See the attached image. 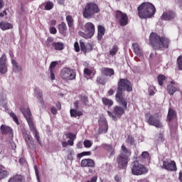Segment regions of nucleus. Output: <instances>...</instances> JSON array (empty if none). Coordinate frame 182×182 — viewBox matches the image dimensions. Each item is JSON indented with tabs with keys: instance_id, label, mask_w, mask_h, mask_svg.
Listing matches in <instances>:
<instances>
[{
	"instance_id": "obj_1",
	"label": "nucleus",
	"mask_w": 182,
	"mask_h": 182,
	"mask_svg": "<svg viewBox=\"0 0 182 182\" xmlns=\"http://www.w3.org/2000/svg\"><path fill=\"white\" fill-rule=\"evenodd\" d=\"M133 85L127 79H120L118 81L117 92L115 95L117 102H122L126 106V99L123 98V92H132Z\"/></svg>"
},
{
	"instance_id": "obj_2",
	"label": "nucleus",
	"mask_w": 182,
	"mask_h": 182,
	"mask_svg": "<svg viewBox=\"0 0 182 182\" xmlns=\"http://www.w3.org/2000/svg\"><path fill=\"white\" fill-rule=\"evenodd\" d=\"M149 42L156 50L167 49L170 45V39L166 37H160L157 33H152L149 36Z\"/></svg>"
},
{
	"instance_id": "obj_3",
	"label": "nucleus",
	"mask_w": 182,
	"mask_h": 182,
	"mask_svg": "<svg viewBox=\"0 0 182 182\" xmlns=\"http://www.w3.org/2000/svg\"><path fill=\"white\" fill-rule=\"evenodd\" d=\"M21 113H23L26 122L29 126L31 132H32L35 139H36L38 143L40 146L42 145V141H41V138L39 136V132L35 128V125L33 124V118L32 117V113L31 112V109L28 107H22L21 109Z\"/></svg>"
},
{
	"instance_id": "obj_4",
	"label": "nucleus",
	"mask_w": 182,
	"mask_h": 182,
	"mask_svg": "<svg viewBox=\"0 0 182 182\" xmlns=\"http://www.w3.org/2000/svg\"><path fill=\"white\" fill-rule=\"evenodd\" d=\"M138 14L141 19L151 18L156 14V8L151 3H143L138 7Z\"/></svg>"
},
{
	"instance_id": "obj_5",
	"label": "nucleus",
	"mask_w": 182,
	"mask_h": 182,
	"mask_svg": "<svg viewBox=\"0 0 182 182\" xmlns=\"http://www.w3.org/2000/svg\"><path fill=\"white\" fill-rule=\"evenodd\" d=\"M99 12H100V9H99L97 4L90 2L85 5L83 9L82 15L86 19H90L93 15H95V14H99Z\"/></svg>"
},
{
	"instance_id": "obj_6",
	"label": "nucleus",
	"mask_w": 182,
	"mask_h": 182,
	"mask_svg": "<svg viewBox=\"0 0 182 182\" xmlns=\"http://www.w3.org/2000/svg\"><path fill=\"white\" fill-rule=\"evenodd\" d=\"M131 170L133 176H144L149 173V168L146 166L134 161L131 164Z\"/></svg>"
},
{
	"instance_id": "obj_7",
	"label": "nucleus",
	"mask_w": 182,
	"mask_h": 182,
	"mask_svg": "<svg viewBox=\"0 0 182 182\" xmlns=\"http://www.w3.org/2000/svg\"><path fill=\"white\" fill-rule=\"evenodd\" d=\"M82 31H84L85 33L80 31V36L85 39H90L93 35H95V24L91 22L86 23L82 26Z\"/></svg>"
},
{
	"instance_id": "obj_8",
	"label": "nucleus",
	"mask_w": 182,
	"mask_h": 182,
	"mask_svg": "<svg viewBox=\"0 0 182 182\" xmlns=\"http://www.w3.org/2000/svg\"><path fill=\"white\" fill-rule=\"evenodd\" d=\"M146 119L148 124L150 126H154L159 129L163 127V124L161 123V116L159 114H154L151 115V114H146Z\"/></svg>"
},
{
	"instance_id": "obj_9",
	"label": "nucleus",
	"mask_w": 182,
	"mask_h": 182,
	"mask_svg": "<svg viewBox=\"0 0 182 182\" xmlns=\"http://www.w3.org/2000/svg\"><path fill=\"white\" fill-rule=\"evenodd\" d=\"M60 77L65 82L75 80L76 79V70L69 68H63L60 71Z\"/></svg>"
},
{
	"instance_id": "obj_10",
	"label": "nucleus",
	"mask_w": 182,
	"mask_h": 182,
	"mask_svg": "<svg viewBox=\"0 0 182 182\" xmlns=\"http://www.w3.org/2000/svg\"><path fill=\"white\" fill-rule=\"evenodd\" d=\"M115 18L121 26H126V25L129 23V17L127 16V14L120 11H117L115 12Z\"/></svg>"
},
{
	"instance_id": "obj_11",
	"label": "nucleus",
	"mask_w": 182,
	"mask_h": 182,
	"mask_svg": "<svg viewBox=\"0 0 182 182\" xmlns=\"http://www.w3.org/2000/svg\"><path fill=\"white\" fill-rule=\"evenodd\" d=\"M83 105H82V101H77L74 103L75 109H71L70 110L71 117H80L83 113L77 109H81Z\"/></svg>"
},
{
	"instance_id": "obj_12",
	"label": "nucleus",
	"mask_w": 182,
	"mask_h": 182,
	"mask_svg": "<svg viewBox=\"0 0 182 182\" xmlns=\"http://www.w3.org/2000/svg\"><path fill=\"white\" fill-rule=\"evenodd\" d=\"M118 103H119V105H121L122 106H123V107H119V106H116L114 108V114H115V116L117 117H120L122 116H123V114H124V110H126L127 109V101L126 100V106L123 104V102L122 101H117Z\"/></svg>"
},
{
	"instance_id": "obj_13",
	"label": "nucleus",
	"mask_w": 182,
	"mask_h": 182,
	"mask_svg": "<svg viewBox=\"0 0 182 182\" xmlns=\"http://www.w3.org/2000/svg\"><path fill=\"white\" fill-rule=\"evenodd\" d=\"M98 124L100 134H103V133H107L109 127L107 125V121H106V118L100 117L98 120Z\"/></svg>"
},
{
	"instance_id": "obj_14",
	"label": "nucleus",
	"mask_w": 182,
	"mask_h": 182,
	"mask_svg": "<svg viewBox=\"0 0 182 182\" xmlns=\"http://www.w3.org/2000/svg\"><path fill=\"white\" fill-rule=\"evenodd\" d=\"M162 168L168 171H177V165L174 161H164Z\"/></svg>"
},
{
	"instance_id": "obj_15",
	"label": "nucleus",
	"mask_w": 182,
	"mask_h": 182,
	"mask_svg": "<svg viewBox=\"0 0 182 182\" xmlns=\"http://www.w3.org/2000/svg\"><path fill=\"white\" fill-rule=\"evenodd\" d=\"M117 163L119 168H126L127 163H129V158L127 156L119 155L117 159Z\"/></svg>"
},
{
	"instance_id": "obj_16",
	"label": "nucleus",
	"mask_w": 182,
	"mask_h": 182,
	"mask_svg": "<svg viewBox=\"0 0 182 182\" xmlns=\"http://www.w3.org/2000/svg\"><path fill=\"white\" fill-rule=\"evenodd\" d=\"M23 136L25 138V141L27 143L29 149H31V150H35V149H36V144H35L33 138H32V136L28 134L26 132L23 133Z\"/></svg>"
},
{
	"instance_id": "obj_17",
	"label": "nucleus",
	"mask_w": 182,
	"mask_h": 182,
	"mask_svg": "<svg viewBox=\"0 0 182 182\" xmlns=\"http://www.w3.org/2000/svg\"><path fill=\"white\" fill-rule=\"evenodd\" d=\"M8 70L6 68V55L3 54L0 58V73L3 75L7 72Z\"/></svg>"
},
{
	"instance_id": "obj_18",
	"label": "nucleus",
	"mask_w": 182,
	"mask_h": 182,
	"mask_svg": "<svg viewBox=\"0 0 182 182\" xmlns=\"http://www.w3.org/2000/svg\"><path fill=\"white\" fill-rule=\"evenodd\" d=\"M0 130L2 134H8L9 137H14V130L10 127L6 125H1Z\"/></svg>"
},
{
	"instance_id": "obj_19",
	"label": "nucleus",
	"mask_w": 182,
	"mask_h": 182,
	"mask_svg": "<svg viewBox=\"0 0 182 182\" xmlns=\"http://www.w3.org/2000/svg\"><path fill=\"white\" fill-rule=\"evenodd\" d=\"M95 166L96 164L92 159H85L81 161V167H90L93 168L95 167Z\"/></svg>"
},
{
	"instance_id": "obj_20",
	"label": "nucleus",
	"mask_w": 182,
	"mask_h": 182,
	"mask_svg": "<svg viewBox=\"0 0 182 182\" xmlns=\"http://www.w3.org/2000/svg\"><path fill=\"white\" fill-rule=\"evenodd\" d=\"M176 16V14L174 12L168 11L164 12L161 18L163 21H170V19H173Z\"/></svg>"
},
{
	"instance_id": "obj_21",
	"label": "nucleus",
	"mask_w": 182,
	"mask_h": 182,
	"mask_svg": "<svg viewBox=\"0 0 182 182\" xmlns=\"http://www.w3.org/2000/svg\"><path fill=\"white\" fill-rule=\"evenodd\" d=\"M9 176V171L6 170V168L4 165L0 164V180L2 178H6Z\"/></svg>"
},
{
	"instance_id": "obj_22",
	"label": "nucleus",
	"mask_w": 182,
	"mask_h": 182,
	"mask_svg": "<svg viewBox=\"0 0 182 182\" xmlns=\"http://www.w3.org/2000/svg\"><path fill=\"white\" fill-rule=\"evenodd\" d=\"M84 75L90 79H93V77L96 75V70H94V68H85Z\"/></svg>"
},
{
	"instance_id": "obj_23",
	"label": "nucleus",
	"mask_w": 182,
	"mask_h": 182,
	"mask_svg": "<svg viewBox=\"0 0 182 182\" xmlns=\"http://www.w3.org/2000/svg\"><path fill=\"white\" fill-rule=\"evenodd\" d=\"M132 48L136 56H139V58H141V56H143V50H141V48L140 47V46H139L138 43L132 44Z\"/></svg>"
},
{
	"instance_id": "obj_24",
	"label": "nucleus",
	"mask_w": 182,
	"mask_h": 182,
	"mask_svg": "<svg viewBox=\"0 0 182 182\" xmlns=\"http://www.w3.org/2000/svg\"><path fill=\"white\" fill-rule=\"evenodd\" d=\"M174 82L172 81L171 82V84L168 85L167 87L168 92L169 95H171V96H173V95H174V93L177 92V87L174 86Z\"/></svg>"
},
{
	"instance_id": "obj_25",
	"label": "nucleus",
	"mask_w": 182,
	"mask_h": 182,
	"mask_svg": "<svg viewBox=\"0 0 182 182\" xmlns=\"http://www.w3.org/2000/svg\"><path fill=\"white\" fill-rule=\"evenodd\" d=\"M9 182H25V178L21 175L14 176L9 178Z\"/></svg>"
},
{
	"instance_id": "obj_26",
	"label": "nucleus",
	"mask_w": 182,
	"mask_h": 182,
	"mask_svg": "<svg viewBox=\"0 0 182 182\" xmlns=\"http://www.w3.org/2000/svg\"><path fill=\"white\" fill-rule=\"evenodd\" d=\"M0 28L1 29H2V31H8V29H12V28H14V26H12V24H11L10 23L3 21L0 23Z\"/></svg>"
},
{
	"instance_id": "obj_27",
	"label": "nucleus",
	"mask_w": 182,
	"mask_h": 182,
	"mask_svg": "<svg viewBox=\"0 0 182 182\" xmlns=\"http://www.w3.org/2000/svg\"><path fill=\"white\" fill-rule=\"evenodd\" d=\"M53 48L55 50H63L65 49V44L62 42H54L53 44Z\"/></svg>"
},
{
	"instance_id": "obj_28",
	"label": "nucleus",
	"mask_w": 182,
	"mask_h": 182,
	"mask_svg": "<svg viewBox=\"0 0 182 182\" xmlns=\"http://www.w3.org/2000/svg\"><path fill=\"white\" fill-rule=\"evenodd\" d=\"M132 154V152L127 149V148L124 146V144H122L121 148V154L120 156H127V157H129Z\"/></svg>"
},
{
	"instance_id": "obj_29",
	"label": "nucleus",
	"mask_w": 182,
	"mask_h": 182,
	"mask_svg": "<svg viewBox=\"0 0 182 182\" xmlns=\"http://www.w3.org/2000/svg\"><path fill=\"white\" fill-rule=\"evenodd\" d=\"M105 35V27L103 26H98V34L97 39L98 41H102V38Z\"/></svg>"
},
{
	"instance_id": "obj_30",
	"label": "nucleus",
	"mask_w": 182,
	"mask_h": 182,
	"mask_svg": "<svg viewBox=\"0 0 182 182\" xmlns=\"http://www.w3.org/2000/svg\"><path fill=\"white\" fill-rule=\"evenodd\" d=\"M102 72L105 76L112 77L114 75V70L112 68H103Z\"/></svg>"
},
{
	"instance_id": "obj_31",
	"label": "nucleus",
	"mask_w": 182,
	"mask_h": 182,
	"mask_svg": "<svg viewBox=\"0 0 182 182\" xmlns=\"http://www.w3.org/2000/svg\"><path fill=\"white\" fill-rule=\"evenodd\" d=\"M173 119H176V112L173 109H169L168 112V120L171 122Z\"/></svg>"
},
{
	"instance_id": "obj_32",
	"label": "nucleus",
	"mask_w": 182,
	"mask_h": 182,
	"mask_svg": "<svg viewBox=\"0 0 182 182\" xmlns=\"http://www.w3.org/2000/svg\"><path fill=\"white\" fill-rule=\"evenodd\" d=\"M102 100V103H103V105H105V106H108V107L113 106V101L112 100H109L106 97H103Z\"/></svg>"
},
{
	"instance_id": "obj_33",
	"label": "nucleus",
	"mask_w": 182,
	"mask_h": 182,
	"mask_svg": "<svg viewBox=\"0 0 182 182\" xmlns=\"http://www.w3.org/2000/svg\"><path fill=\"white\" fill-rule=\"evenodd\" d=\"M66 21L69 28H73L74 23H73V17H72V16H67Z\"/></svg>"
},
{
	"instance_id": "obj_34",
	"label": "nucleus",
	"mask_w": 182,
	"mask_h": 182,
	"mask_svg": "<svg viewBox=\"0 0 182 182\" xmlns=\"http://www.w3.org/2000/svg\"><path fill=\"white\" fill-rule=\"evenodd\" d=\"M13 69L15 72H21V67L18 65V63L15 60H11Z\"/></svg>"
},
{
	"instance_id": "obj_35",
	"label": "nucleus",
	"mask_w": 182,
	"mask_h": 182,
	"mask_svg": "<svg viewBox=\"0 0 182 182\" xmlns=\"http://www.w3.org/2000/svg\"><path fill=\"white\" fill-rule=\"evenodd\" d=\"M53 38L48 37L46 41V45L48 48H53Z\"/></svg>"
},
{
	"instance_id": "obj_36",
	"label": "nucleus",
	"mask_w": 182,
	"mask_h": 182,
	"mask_svg": "<svg viewBox=\"0 0 182 182\" xmlns=\"http://www.w3.org/2000/svg\"><path fill=\"white\" fill-rule=\"evenodd\" d=\"M126 143H127V144H129V146H134V138L132 136H128L126 140Z\"/></svg>"
},
{
	"instance_id": "obj_37",
	"label": "nucleus",
	"mask_w": 182,
	"mask_h": 182,
	"mask_svg": "<svg viewBox=\"0 0 182 182\" xmlns=\"http://www.w3.org/2000/svg\"><path fill=\"white\" fill-rule=\"evenodd\" d=\"M83 144L85 149H90V147L93 146V142H92L90 140L86 139L84 141Z\"/></svg>"
},
{
	"instance_id": "obj_38",
	"label": "nucleus",
	"mask_w": 182,
	"mask_h": 182,
	"mask_svg": "<svg viewBox=\"0 0 182 182\" xmlns=\"http://www.w3.org/2000/svg\"><path fill=\"white\" fill-rule=\"evenodd\" d=\"M164 80H166V76L163 75H160L158 76V82L160 86H163V84L164 83Z\"/></svg>"
},
{
	"instance_id": "obj_39",
	"label": "nucleus",
	"mask_w": 182,
	"mask_h": 182,
	"mask_svg": "<svg viewBox=\"0 0 182 182\" xmlns=\"http://www.w3.org/2000/svg\"><path fill=\"white\" fill-rule=\"evenodd\" d=\"M46 11H50V9H53V3L51 1H48L44 5Z\"/></svg>"
},
{
	"instance_id": "obj_40",
	"label": "nucleus",
	"mask_w": 182,
	"mask_h": 182,
	"mask_svg": "<svg viewBox=\"0 0 182 182\" xmlns=\"http://www.w3.org/2000/svg\"><path fill=\"white\" fill-rule=\"evenodd\" d=\"M106 82H107V80L105 78H103V77H97V82L100 83V85H106Z\"/></svg>"
},
{
	"instance_id": "obj_41",
	"label": "nucleus",
	"mask_w": 182,
	"mask_h": 182,
	"mask_svg": "<svg viewBox=\"0 0 182 182\" xmlns=\"http://www.w3.org/2000/svg\"><path fill=\"white\" fill-rule=\"evenodd\" d=\"M177 65L179 70H182V55H179L177 58Z\"/></svg>"
},
{
	"instance_id": "obj_42",
	"label": "nucleus",
	"mask_w": 182,
	"mask_h": 182,
	"mask_svg": "<svg viewBox=\"0 0 182 182\" xmlns=\"http://www.w3.org/2000/svg\"><path fill=\"white\" fill-rule=\"evenodd\" d=\"M59 29L61 32H65L66 29H68V26L65 22H62L61 24L59 25Z\"/></svg>"
},
{
	"instance_id": "obj_43",
	"label": "nucleus",
	"mask_w": 182,
	"mask_h": 182,
	"mask_svg": "<svg viewBox=\"0 0 182 182\" xmlns=\"http://www.w3.org/2000/svg\"><path fill=\"white\" fill-rule=\"evenodd\" d=\"M117 53V46H114L112 48L109 50V55L114 56Z\"/></svg>"
},
{
	"instance_id": "obj_44",
	"label": "nucleus",
	"mask_w": 182,
	"mask_h": 182,
	"mask_svg": "<svg viewBox=\"0 0 182 182\" xmlns=\"http://www.w3.org/2000/svg\"><path fill=\"white\" fill-rule=\"evenodd\" d=\"M11 117H12L13 120L15 122L16 124H19V120L18 119V117L14 112L10 113Z\"/></svg>"
},
{
	"instance_id": "obj_45",
	"label": "nucleus",
	"mask_w": 182,
	"mask_h": 182,
	"mask_svg": "<svg viewBox=\"0 0 182 182\" xmlns=\"http://www.w3.org/2000/svg\"><path fill=\"white\" fill-rule=\"evenodd\" d=\"M58 65V61H53L50 64L49 70H55V68Z\"/></svg>"
},
{
	"instance_id": "obj_46",
	"label": "nucleus",
	"mask_w": 182,
	"mask_h": 182,
	"mask_svg": "<svg viewBox=\"0 0 182 182\" xmlns=\"http://www.w3.org/2000/svg\"><path fill=\"white\" fill-rule=\"evenodd\" d=\"M37 98L41 105H43V94H42V92H38Z\"/></svg>"
},
{
	"instance_id": "obj_47",
	"label": "nucleus",
	"mask_w": 182,
	"mask_h": 182,
	"mask_svg": "<svg viewBox=\"0 0 182 182\" xmlns=\"http://www.w3.org/2000/svg\"><path fill=\"white\" fill-rule=\"evenodd\" d=\"M35 173L37 178V181L41 182V178H39V171H38V166H34Z\"/></svg>"
},
{
	"instance_id": "obj_48",
	"label": "nucleus",
	"mask_w": 182,
	"mask_h": 182,
	"mask_svg": "<svg viewBox=\"0 0 182 182\" xmlns=\"http://www.w3.org/2000/svg\"><path fill=\"white\" fill-rule=\"evenodd\" d=\"M92 154L91 151H84L80 154L78 156L79 157H83V156H90Z\"/></svg>"
},
{
	"instance_id": "obj_49",
	"label": "nucleus",
	"mask_w": 182,
	"mask_h": 182,
	"mask_svg": "<svg viewBox=\"0 0 182 182\" xmlns=\"http://www.w3.org/2000/svg\"><path fill=\"white\" fill-rule=\"evenodd\" d=\"M149 96H154V87H150L149 89Z\"/></svg>"
},
{
	"instance_id": "obj_50",
	"label": "nucleus",
	"mask_w": 182,
	"mask_h": 182,
	"mask_svg": "<svg viewBox=\"0 0 182 182\" xmlns=\"http://www.w3.org/2000/svg\"><path fill=\"white\" fill-rule=\"evenodd\" d=\"M74 48H75V52H79L80 50V48L79 47V43L75 42L74 44Z\"/></svg>"
},
{
	"instance_id": "obj_51",
	"label": "nucleus",
	"mask_w": 182,
	"mask_h": 182,
	"mask_svg": "<svg viewBox=\"0 0 182 182\" xmlns=\"http://www.w3.org/2000/svg\"><path fill=\"white\" fill-rule=\"evenodd\" d=\"M80 48H81V50L82 52H85V53H86V46H85V43L81 42L80 43Z\"/></svg>"
},
{
	"instance_id": "obj_52",
	"label": "nucleus",
	"mask_w": 182,
	"mask_h": 182,
	"mask_svg": "<svg viewBox=\"0 0 182 182\" xmlns=\"http://www.w3.org/2000/svg\"><path fill=\"white\" fill-rule=\"evenodd\" d=\"M107 113L109 116L112 117V120H117V117L114 114H113L111 112L108 111Z\"/></svg>"
},
{
	"instance_id": "obj_53",
	"label": "nucleus",
	"mask_w": 182,
	"mask_h": 182,
	"mask_svg": "<svg viewBox=\"0 0 182 182\" xmlns=\"http://www.w3.org/2000/svg\"><path fill=\"white\" fill-rule=\"evenodd\" d=\"M18 163L21 165L23 166L25 164V163H26V160L25 159V158H21L18 160Z\"/></svg>"
},
{
	"instance_id": "obj_54",
	"label": "nucleus",
	"mask_w": 182,
	"mask_h": 182,
	"mask_svg": "<svg viewBox=\"0 0 182 182\" xmlns=\"http://www.w3.org/2000/svg\"><path fill=\"white\" fill-rule=\"evenodd\" d=\"M56 28L55 27H51L50 28V33H52L53 35H55L56 33Z\"/></svg>"
},
{
	"instance_id": "obj_55",
	"label": "nucleus",
	"mask_w": 182,
	"mask_h": 182,
	"mask_svg": "<svg viewBox=\"0 0 182 182\" xmlns=\"http://www.w3.org/2000/svg\"><path fill=\"white\" fill-rule=\"evenodd\" d=\"M141 157L143 159H147V157H149V152H147V151L142 152Z\"/></svg>"
},
{
	"instance_id": "obj_56",
	"label": "nucleus",
	"mask_w": 182,
	"mask_h": 182,
	"mask_svg": "<svg viewBox=\"0 0 182 182\" xmlns=\"http://www.w3.org/2000/svg\"><path fill=\"white\" fill-rule=\"evenodd\" d=\"M51 80H55V73L53 70H50Z\"/></svg>"
},
{
	"instance_id": "obj_57",
	"label": "nucleus",
	"mask_w": 182,
	"mask_h": 182,
	"mask_svg": "<svg viewBox=\"0 0 182 182\" xmlns=\"http://www.w3.org/2000/svg\"><path fill=\"white\" fill-rule=\"evenodd\" d=\"M114 181L117 182L122 181V177H120L119 175L115 176Z\"/></svg>"
},
{
	"instance_id": "obj_58",
	"label": "nucleus",
	"mask_w": 182,
	"mask_h": 182,
	"mask_svg": "<svg viewBox=\"0 0 182 182\" xmlns=\"http://www.w3.org/2000/svg\"><path fill=\"white\" fill-rule=\"evenodd\" d=\"M50 112L51 113H53V114H56L58 113V110L56 109V108H55V107H53L50 109Z\"/></svg>"
},
{
	"instance_id": "obj_59",
	"label": "nucleus",
	"mask_w": 182,
	"mask_h": 182,
	"mask_svg": "<svg viewBox=\"0 0 182 182\" xmlns=\"http://www.w3.org/2000/svg\"><path fill=\"white\" fill-rule=\"evenodd\" d=\"M104 147L107 149V150H108L109 151L112 150V145L105 144Z\"/></svg>"
},
{
	"instance_id": "obj_60",
	"label": "nucleus",
	"mask_w": 182,
	"mask_h": 182,
	"mask_svg": "<svg viewBox=\"0 0 182 182\" xmlns=\"http://www.w3.org/2000/svg\"><path fill=\"white\" fill-rule=\"evenodd\" d=\"M75 137H76V136H75V134H72V133L68 134V138H69L70 139L74 140V139H75Z\"/></svg>"
},
{
	"instance_id": "obj_61",
	"label": "nucleus",
	"mask_w": 182,
	"mask_h": 182,
	"mask_svg": "<svg viewBox=\"0 0 182 182\" xmlns=\"http://www.w3.org/2000/svg\"><path fill=\"white\" fill-rule=\"evenodd\" d=\"M77 149H82V147H83V143H82L81 141L78 142L77 144Z\"/></svg>"
},
{
	"instance_id": "obj_62",
	"label": "nucleus",
	"mask_w": 182,
	"mask_h": 182,
	"mask_svg": "<svg viewBox=\"0 0 182 182\" xmlns=\"http://www.w3.org/2000/svg\"><path fill=\"white\" fill-rule=\"evenodd\" d=\"M56 107L58 110H60V109H62V105L60 104V102L56 103Z\"/></svg>"
},
{
	"instance_id": "obj_63",
	"label": "nucleus",
	"mask_w": 182,
	"mask_h": 182,
	"mask_svg": "<svg viewBox=\"0 0 182 182\" xmlns=\"http://www.w3.org/2000/svg\"><path fill=\"white\" fill-rule=\"evenodd\" d=\"M90 182H97V176H95L91 178Z\"/></svg>"
},
{
	"instance_id": "obj_64",
	"label": "nucleus",
	"mask_w": 182,
	"mask_h": 182,
	"mask_svg": "<svg viewBox=\"0 0 182 182\" xmlns=\"http://www.w3.org/2000/svg\"><path fill=\"white\" fill-rule=\"evenodd\" d=\"M68 144H70V146H73L74 144L73 139H68Z\"/></svg>"
}]
</instances>
